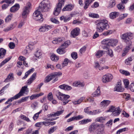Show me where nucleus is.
<instances>
[{"mask_svg":"<svg viewBox=\"0 0 134 134\" xmlns=\"http://www.w3.org/2000/svg\"><path fill=\"white\" fill-rule=\"evenodd\" d=\"M53 27L52 25L44 24L41 26L39 29V31L40 32H44L48 31Z\"/></svg>","mask_w":134,"mask_h":134,"instance_id":"9","label":"nucleus"},{"mask_svg":"<svg viewBox=\"0 0 134 134\" xmlns=\"http://www.w3.org/2000/svg\"><path fill=\"white\" fill-rule=\"evenodd\" d=\"M124 89L121 86H116L114 88V91L117 92H122L124 91Z\"/></svg>","mask_w":134,"mask_h":134,"instance_id":"41","label":"nucleus"},{"mask_svg":"<svg viewBox=\"0 0 134 134\" xmlns=\"http://www.w3.org/2000/svg\"><path fill=\"white\" fill-rule=\"evenodd\" d=\"M51 21L53 23L58 24H59V21L56 19L54 18H52L50 19Z\"/></svg>","mask_w":134,"mask_h":134,"instance_id":"55","label":"nucleus"},{"mask_svg":"<svg viewBox=\"0 0 134 134\" xmlns=\"http://www.w3.org/2000/svg\"><path fill=\"white\" fill-rule=\"evenodd\" d=\"M13 14H12L8 15L5 19V22L7 23L10 21L13 18Z\"/></svg>","mask_w":134,"mask_h":134,"instance_id":"42","label":"nucleus"},{"mask_svg":"<svg viewBox=\"0 0 134 134\" xmlns=\"http://www.w3.org/2000/svg\"><path fill=\"white\" fill-rule=\"evenodd\" d=\"M88 15L89 17L93 18H97L99 17V15L98 14L93 13H90Z\"/></svg>","mask_w":134,"mask_h":134,"instance_id":"43","label":"nucleus"},{"mask_svg":"<svg viewBox=\"0 0 134 134\" xmlns=\"http://www.w3.org/2000/svg\"><path fill=\"white\" fill-rule=\"evenodd\" d=\"M100 88L99 87H98L97 90L93 93V97H97L100 95Z\"/></svg>","mask_w":134,"mask_h":134,"instance_id":"28","label":"nucleus"},{"mask_svg":"<svg viewBox=\"0 0 134 134\" xmlns=\"http://www.w3.org/2000/svg\"><path fill=\"white\" fill-rule=\"evenodd\" d=\"M91 119H87L79 121V123L80 124L82 125L86 124L88 122H91Z\"/></svg>","mask_w":134,"mask_h":134,"instance_id":"34","label":"nucleus"},{"mask_svg":"<svg viewBox=\"0 0 134 134\" xmlns=\"http://www.w3.org/2000/svg\"><path fill=\"white\" fill-rule=\"evenodd\" d=\"M6 53V50L3 48L0 49V59L3 58L5 56Z\"/></svg>","mask_w":134,"mask_h":134,"instance_id":"31","label":"nucleus"},{"mask_svg":"<svg viewBox=\"0 0 134 134\" xmlns=\"http://www.w3.org/2000/svg\"><path fill=\"white\" fill-rule=\"evenodd\" d=\"M128 130V129L126 127L120 129L117 131L116 134H120V133L127 131Z\"/></svg>","mask_w":134,"mask_h":134,"instance_id":"49","label":"nucleus"},{"mask_svg":"<svg viewBox=\"0 0 134 134\" xmlns=\"http://www.w3.org/2000/svg\"><path fill=\"white\" fill-rule=\"evenodd\" d=\"M110 38H106L104 39L101 42L102 44L109 46Z\"/></svg>","mask_w":134,"mask_h":134,"instance_id":"44","label":"nucleus"},{"mask_svg":"<svg viewBox=\"0 0 134 134\" xmlns=\"http://www.w3.org/2000/svg\"><path fill=\"white\" fill-rule=\"evenodd\" d=\"M43 83H41L39 84L37 87L36 89L35 90V91L36 92H38L40 91V88L41 87V86L43 85Z\"/></svg>","mask_w":134,"mask_h":134,"instance_id":"61","label":"nucleus"},{"mask_svg":"<svg viewBox=\"0 0 134 134\" xmlns=\"http://www.w3.org/2000/svg\"><path fill=\"white\" fill-rule=\"evenodd\" d=\"M65 38L64 37L56 38L52 41L53 43L54 44H57L59 43L64 41Z\"/></svg>","mask_w":134,"mask_h":134,"instance_id":"15","label":"nucleus"},{"mask_svg":"<svg viewBox=\"0 0 134 134\" xmlns=\"http://www.w3.org/2000/svg\"><path fill=\"white\" fill-rule=\"evenodd\" d=\"M133 60L132 57L131 56L128 57L125 60V63L126 65H130L131 64Z\"/></svg>","mask_w":134,"mask_h":134,"instance_id":"21","label":"nucleus"},{"mask_svg":"<svg viewBox=\"0 0 134 134\" xmlns=\"http://www.w3.org/2000/svg\"><path fill=\"white\" fill-rule=\"evenodd\" d=\"M36 73H34L30 78L27 81V84L28 85H30L36 79Z\"/></svg>","mask_w":134,"mask_h":134,"instance_id":"20","label":"nucleus"},{"mask_svg":"<svg viewBox=\"0 0 134 134\" xmlns=\"http://www.w3.org/2000/svg\"><path fill=\"white\" fill-rule=\"evenodd\" d=\"M113 77V76L111 74H107L103 76L102 81L103 82L105 83L109 82L111 81Z\"/></svg>","mask_w":134,"mask_h":134,"instance_id":"10","label":"nucleus"},{"mask_svg":"<svg viewBox=\"0 0 134 134\" xmlns=\"http://www.w3.org/2000/svg\"><path fill=\"white\" fill-rule=\"evenodd\" d=\"M121 110L119 107H116L111 105L109 109L106 111V112H111V115L113 116H118L120 114Z\"/></svg>","mask_w":134,"mask_h":134,"instance_id":"6","label":"nucleus"},{"mask_svg":"<svg viewBox=\"0 0 134 134\" xmlns=\"http://www.w3.org/2000/svg\"><path fill=\"white\" fill-rule=\"evenodd\" d=\"M86 47L85 46H83L80 50V52L81 54L84 53L86 50Z\"/></svg>","mask_w":134,"mask_h":134,"instance_id":"62","label":"nucleus"},{"mask_svg":"<svg viewBox=\"0 0 134 134\" xmlns=\"http://www.w3.org/2000/svg\"><path fill=\"white\" fill-rule=\"evenodd\" d=\"M34 68H32L26 72L25 74V76L22 78V79L24 80L26 78L28 75L31 73L32 72L34 71Z\"/></svg>","mask_w":134,"mask_h":134,"instance_id":"38","label":"nucleus"},{"mask_svg":"<svg viewBox=\"0 0 134 134\" xmlns=\"http://www.w3.org/2000/svg\"><path fill=\"white\" fill-rule=\"evenodd\" d=\"M128 14L126 13L124 14L120 15L119 18V20H121L124 18L127 17L128 15Z\"/></svg>","mask_w":134,"mask_h":134,"instance_id":"54","label":"nucleus"},{"mask_svg":"<svg viewBox=\"0 0 134 134\" xmlns=\"http://www.w3.org/2000/svg\"><path fill=\"white\" fill-rule=\"evenodd\" d=\"M65 2V0H59V2L57 5L62 7V6L64 5Z\"/></svg>","mask_w":134,"mask_h":134,"instance_id":"57","label":"nucleus"},{"mask_svg":"<svg viewBox=\"0 0 134 134\" xmlns=\"http://www.w3.org/2000/svg\"><path fill=\"white\" fill-rule=\"evenodd\" d=\"M83 116L81 115H79L77 116H74L68 119L67 122H69L72 121L79 120L83 118Z\"/></svg>","mask_w":134,"mask_h":134,"instance_id":"18","label":"nucleus"},{"mask_svg":"<svg viewBox=\"0 0 134 134\" xmlns=\"http://www.w3.org/2000/svg\"><path fill=\"white\" fill-rule=\"evenodd\" d=\"M111 101L108 100H104L100 103V106L101 107H106L110 103Z\"/></svg>","mask_w":134,"mask_h":134,"instance_id":"16","label":"nucleus"},{"mask_svg":"<svg viewBox=\"0 0 134 134\" xmlns=\"http://www.w3.org/2000/svg\"><path fill=\"white\" fill-rule=\"evenodd\" d=\"M69 63L70 64H71L73 63V62L71 60H69L67 58H65L64 59V61L62 63V67H65L67 66Z\"/></svg>","mask_w":134,"mask_h":134,"instance_id":"22","label":"nucleus"},{"mask_svg":"<svg viewBox=\"0 0 134 134\" xmlns=\"http://www.w3.org/2000/svg\"><path fill=\"white\" fill-rule=\"evenodd\" d=\"M70 44V42L69 41H67L65 42L62 45V47L63 48L67 47Z\"/></svg>","mask_w":134,"mask_h":134,"instance_id":"50","label":"nucleus"},{"mask_svg":"<svg viewBox=\"0 0 134 134\" xmlns=\"http://www.w3.org/2000/svg\"><path fill=\"white\" fill-rule=\"evenodd\" d=\"M8 46L10 49H14L15 47V44L13 42H10L9 43Z\"/></svg>","mask_w":134,"mask_h":134,"instance_id":"58","label":"nucleus"},{"mask_svg":"<svg viewBox=\"0 0 134 134\" xmlns=\"http://www.w3.org/2000/svg\"><path fill=\"white\" fill-rule=\"evenodd\" d=\"M20 118L21 119L24 120H25L27 122H30L31 121L29 119L28 117H26V116L24 115H21L20 116Z\"/></svg>","mask_w":134,"mask_h":134,"instance_id":"53","label":"nucleus"},{"mask_svg":"<svg viewBox=\"0 0 134 134\" xmlns=\"http://www.w3.org/2000/svg\"><path fill=\"white\" fill-rule=\"evenodd\" d=\"M116 4L115 1V0H111L109 1L107 8H111L114 7Z\"/></svg>","mask_w":134,"mask_h":134,"instance_id":"33","label":"nucleus"},{"mask_svg":"<svg viewBox=\"0 0 134 134\" xmlns=\"http://www.w3.org/2000/svg\"><path fill=\"white\" fill-rule=\"evenodd\" d=\"M123 96L126 100H129L130 97V95L129 94L127 93L124 94L123 95Z\"/></svg>","mask_w":134,"mask_h":134,"instance_id":"64","label":"nucleus"},{"mask_svg":"<svg viewBox=\"0 0 134 134\" xmlns=\"http://www.w3.org/2000/svg\"><path fill=\"white\" fill-rule=\"evenodd\" d=\"M57 126H54L51 127L48 131V133L50 134L53 133L57 129Z\"/></svg>","mask_w":134,"mask_h":134,"instance_id":"45","label":"nucleus"},{"mask_svg":"<svg viewBox=\"0 0 134 134\" xmlns=\"http://www.w3.org/2000/svg\"><path fill=\"white\" fill-rule=\"evenodd\" d=\"M121 39L127 43H131L130 40L133 38V34L130 32H127L121 35Z\"/></svg>","mask_w":134,"mask_h":134,"instance_id":"7","label":"nucleus"},{"mask_svg":"<svg viewBox=\"0 0 134 134\" xmlns=\"http://www.w3.org/2000/svg\"><path fill=\"white\" fill-rule=\"evenodd\" d=\"M119 15V13L118 12H112L110 13L109 17L110 19H113L118 16Z\"/></svg>","mask_w":134,"mask_h":134,"instance_id":"17","label":"nucleus"},{"mask_svg":"<svg viewBox=\"0 0 134 134\" xmlns=\"http://www.w3.org/2000/svg\"><path fill=\"white\" fill-rule=\"evenodd\" d=\"M117 7L119 10L121 11L122 10L125 8L124 6L120 3L117 5Z\"/></svg>","mask_w":134,"mask_h":134,"instance_id":"59","label":"nucleus"},{"mask_svg":"<svg viewBox=\"0 0 134 134\" xmlns=\"http://www.w3.org/2000/svg\"><path fill=\"white\" fill-rule=\"evenodd\" d=\"M62 75L61 72H56L51 73L47 75L45 78L44 82L45 83H48L50 81L54 78L53 82H54L58 80V77Z\"/></svg>","mask_w":134,"mask_h":134,"instance_id":"4","label":"nucleus"},{"mask_svg":"<svg viewBox=\"0 0 134 134\" xmlns=\"http://www.w3.org/2000/svg\"><path fill=\"white\" fill-rule=\"evenodd\" d=\"M10 59L9 58H8L5 59L0 64V67H1L4 65L5 63L8 61Z\"/></svg>","mask_w":134,"mask_h":134,"instance_id":"56","label":"nucleus"},{"mask_svg":"<svg viewBox=\"0 0 134 134\" xmlns=\"http://www.w3.org/2000/svg\"><path fill=\"white\" fill-rule=\"evenodd\" d=\"M51 7L50 3L48 0H43L39 4L37 9L33 14V18L35 20L42 22L43 20V15L41 12L48 11Z\"/></svg>","mask_w":134,"mask_h":134,"instance_id":"1","label":"nucleus"},{"mask_svg":"<svg viewBox=\"0 0 134 134\" xmlns=\"http://www.w3.org/2000/svg\"><path fill=\"white\" fill-rule=\"evenodd\" d=\"M59 87L61 89L66 90H69L72 89V88L71 86L65 84H63L60 85L59 86Z\"/></svg>","mask_w":134,"mask_h":134,"instance_id":"26","label":"nucleus"},{"mask_svg":"<svg viewBox=\"0 0 134 134\" xmlns=\"http://www.w3.org/2000/svg\"><path fill=\"white\" fill-rule=\"evenodd\" d=\"M50 58L52 61L55 62L58 61L59 59V57L54 54H52L50 56Z\"/></svg>","mask_w":134,"mask_h":134,"instance_id":"36","label":"nucleus"},{"mask_svg":"<svg viewBox=\"0 0 134 134\" xmlns=\"http://www.w3.org/2000/svg\"><path fill=\"white\" fill-rule=\"evenodd\" d=\"M104 53L103 51L99 50L96 53L95 56L97 58H99L101 57Z\"/></svg>","mask_w":134,"mask_h":134,"instance_id":"37","label":"nucleus"},{"mask_svg":"<svg viewBox=\"0 0 134 134\" xmlns=\"http://www.w3.org/2000/svg\"><path fill=\"white\" fill-rule=\"evenodd\" d=\"M57 52L60 54H63L66 52V50L65 48L63 47L58 48L56 50Z\"/></svg>","mask_w":134,"mask_h":134,"instance_id":"27","label":"nucleus"},{"mask_svg":"<svg viewBox=\"0 0 134 134\" xmlns=\"http://www.w3.org/2000/svg\"><path fill=\"white\" fill-rule=\"evenodd\" d=\"M14 27L15 26H14V25L13 24H11L7 27L4 29L3 30V31L5 32H7L13 29Z\"/></svg>","mask_w":134,"mask_h":134,"instance_id":"40","label":"nucleus"},{"mask_svg":"<svg viewBox=\"0 0 134 134\" xmlns=\"http://www.w3.org/2000/svg\"><path fill=\"white\" fill-rule=\"evenodd\" d=\"M56 96L58 99L63 101L62 104L63 105H65L69 102L68 99L70 96L69 95L63 94L58 91L56 94Z\"/></svg>","mask_w":134,"mask_h":134,"instance_id":"5","label":"nucleus"},{"mask_svg":"<svg viewBox=\"0 0 134 134\" xmlns=\"http://www.w3.org/2000/svg\"><path fill=\"white\" fill-rule=\"evenodd\" d=\"M71 56L74 59H76L77 58V54L76 52H73L71 54Z\"/></svg>","mask_w":134,"mask_h":134,"instance_id":"60","label":"nucleus"},{"mask_svg":"<svg viewBox=\"0 0 134 134\" xmlns=\"http://www.w3.org/2000/svg\"><path fill=\"white\" fill-rule=\"evenodd\" d=\"M80 31V29L78 27H77L74 29L71 32V36L73 37H75L79 35Z\"/></svg>","mask_w":134,"mask_h":134,"instance_id":"12","label":"nucleus"},{"mask_svg":"<svg viewBox=\"0 0 134 134\" xmlns=\"http://www.w3.org/2000/svg\"><path fill=\"white\" fill-rule=\"evenodd\" d=\"M123 82L125 87L126 88H128L129 87V80L127 79H124L123 80Z\"/></svg>","mask_w":134,"mask_h":134,"instance_id":"52","label":"nucleus"},{"mask_svg":"<svg viewBox=\"0 0 134 134\" xmlns=\"http://www.w3.org/2000/svg\"><path fill=\"white\" fill-rule=\"evenodd\" d=\"M120 72L122 74L126 76L129 75L130 74V72L128 71L122 69L120 70Z\"/></svg>","mask_w":134,"mask_h":134,"instance_id":"46","label":"nucleus"},{"mask_svg":"<svg viewBox=\"0 0 134 134\" xmlns=\"http://www.w3.org/2000/svg\"><path fill=\"white\" fill-rule=\"evenodd\" d=\"M119 41L118 39L115 38H110L109 46L112 47L115 46L118 43Z\"/></svg>","mask_w":134,"mask_h":134,"instance_id":"11","label":"nucleus"},{"mask_svg":"<svg viewBox=\"0 0 134 134\" xmlns=\"http://www.w3.org/2000/svg\"><path fill=\"white\" fill-rule=\"evenodd\" d=\"M31 6V3L28 2L27 3L26 5L23 7L21 14L23 18L25 19L27 17L30 12Z\"/></svg>","mask_w":134,"mask_h":134,"instance_id":"8","label":"nucleus"},{"mask_svg":"<svg viewBox=\"0 0 134 134\" xmlns=\"http://www.w3.org/2000/svg\"><path fill=\"white\" fill-rule=\"evenodd\" d=\"M42 54L41 50L40 49H37L34 55L36 57L38 58H40L41 57Z\"/></svg>","mask_w":134,"mask_h":134,"instance_id":"30","label":"nucleus"},{"mask_svg":"<svg viewBox=\"0 0 134 134\" xmlns=\"http://www.w3.org/2000/svg\"><path fill=\"white\" fill-rule=\"evenodd\" d=\"M94 0H86L85 2V5L84 7L85 9H87L90 3Z\"/></svg>","mask_w":134,"mask_h":134,"instance_id":"39","label":"nucleus"},{"mask_svg":"<svg viewBox=\"0 0 134 134\" xmlns=\"http://www.w3.org/2000/svg\"><path fill=\"white\" fill-rule=\"evenodd\" d=\"M27 86H25L22 87L19 93L15 95L14 96L10 98L5 103V104L9 103V102H12L14 100L17 99L20 97L23 96L24 93L27 94L28 92V89L27 88Z\"/></svg>","mask_w":134,"mask_h":134,"instance_id":"3","label":"nucleus"},{"mask_svg":"<svg viewBox=\"0 0 134 134\" xmlns=\"http://www.w3.org/2000/svg\"><path fill=\"white\" fill-rule=\"evenodd\" d=\"M129 44L124 49V52L122 53V56H125L126 53L128 52L129 50L131 48V43H129Z\"/></svg>","mask_w":134,"mask_h":134,"instance_id":"23","label":"nucleus"},{"mask_svg":"<svg viewBox=\"0 0 134 134\" xmlns=\"http://www.w3.org/2000/svg\"><path fill=\"white\" fill-rule=\"evenodd\" d=\"M85 97H82L77 100H74L72 101V103L75 105H78L80 104L85 99Z\"/></svg>","mask_w":134,"mask_h":134,"instance_id":"29","label":"nucleus"},{"mask_svg":"<svg viewBox=\"0 0 134 134\" xmlns=\"http://www.w3.org/2000/svg\"><path fill=\"white\" fill-rule=\"evenodd\" d=\"M84 84L79 81H75L74 82L73 84V86L75 87H82L84 86Z\"/></svg>","mask_w":134,"mask_h":134,"instance_id":"25","label":"nucleus"},{"mask_svg":"<svg viewBox=\"0 0 134 134\" xmlns=\"http://www.w3.org/2000/svg\"><path fill=\"white\" fill-rule=\"evenodd\" d=\"M130 89L131 91L134 92V82H132L130 84Z\"/></svg>","mask_w":134,"mask_h":134,"instance_id":"63","label":"nucleus"},{"mask_svg":"<svg viewBox=\"0 0 134 134\" xmlns=\"http://www.w3.org/2000/svg\"><path fill=\"white\" fill-rule=\"evenodd\" d=\"M61 7L57 5L56 8L55 9L53 14L55 16L58 15L60 13Z\"/></svg>","mask_w":134,"mask_h":134,"instance_id":"32","label":"nucleus"},{"mask_svg":"<svg viewBox=\"0 0 134 134\" xmlns=\"http://www.w3.org/2000/svg\"><path fill=\"white\" fill-rule=\"evenodd\" d=\"M14 79L13 74L12 73H10L8 75L7 77L5 79V81L6 82H8Z\"/></svg>","mask_w":134,"mask_h":134,"instance_id":"35","label":"nucleus"},{"mask_svg":"<svg viewBox=\"0 0 134 134\" xmlns=\"http://www.w3.org/2000/svg\"><path fill=\"white\" fill-rule=\"evenodd\" d=\"M29 97H26L22 98L18 101V103H20L26 101L29 99Z\"/></svg>","mask_w":134,"mask_h":134,"instance_id":"51","label":"nucleus"},{"mask_svg":"<svg viewBox=\"0 0 134 134\" xmlns=\"http://www.w3.org/2000/svg\"><path fill=\"white\" fill-rule=\"evenodd\" d=\"M42 110H40L39 112L35 114L33 117V119L34 120H36L39 117V115L42 112Z\"/></svg>","mask_w":134,"mask_h":134,"instance_id":"47","label":"nucleus"},{"mask_svg":"<svg viewBox=\"0 0 134 134\" xmlns=\"http://www.w3.org/2000/svg\"><path fill=\"white\" fill-rule=\"evenodd\" d=\"M113 32V31L111 30H108L107 31L103 32L102 34L105 36H107L111 34Z\"/></svg>","mask_w":134,"mask_h":134,"instance_id":"48","label":"nucleus"},{"mask_svg":"<svg viewBox=\"0 0 134 134\" xmlns=\"http://www.w3.org/2000/svg\"><path fill=\"white\" fill-rule=\"evenodd\" d=\"M97 127V126L95 123H93L89 126V130L90 133L93 132Z\"/></svg>","mask_w":134,"mask_h":134,"instance_id":"24","label":"nucleus"},{"mask_svg":"<svg viewBox=\"0 0 134 134\" xmlns=\"http://www.w3.org/2000/svg\"><path fill=\"white\" fill-rule=\"evenodd\" d=\"M20 7L19 5L18 4L16 3L10 8V11L12 13H15L19 9Z\"/></svg>","mask_w":134,"mask_h":134,"instance_id":"13","label":"nucleus"},{"mask_svg":"<svg viewBox=\"0 0 134 134\" xmlns=\"http://www.w3.org/2000/svg\"><path fill=\"white\" fill-rule=\"evenodd\" d=\"M74 6L72 4H69L65 6L62 9L63 11H70L74 8Z\"/></svg>","mask_w":134,"mask_h":134,"instance_id":"19","label":"nucleus"},{"mask_svg":"<svg viewBox=\"0 0 134 134\" xmlns=\"http://www.w3.org/2000/svg\"><path fill=\"white\" fill-rule=\"evenodd\" d=\"M96 29L98 32H102L105 30L109 28L108 21L105 19H102L97 21L96 22Z\"/></svg>","mask_w":134,"mask_h":134,"instance_id":"2","label":"nucleus"},{"mask_svg":"<svg viewBox=\"0 0 134 134\" xmlns=\"http://www.w3.org/2000/svg\"><path fill=\"white\" fill-rule=\"evenodd\" d=\"M74 15V14H70L69 16H62L60 17V19L61 20H63L65 22H66L69 20Z\"/></svg>","mask_w":134,"mask_h":134,"instance_id":"14","label":"nucleus"}]
</instances>
